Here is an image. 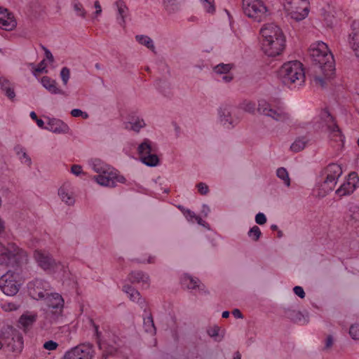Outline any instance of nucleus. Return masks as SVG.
Returning a JSON list of instances; mask_svg holds the SVG:
<instances>
[{"label": "nucleus", "instance_id": "a878e982", "mask_svg": "<svg viewBox=\"0 0 359 359\" xmlns=\"http://www.w3.org/2000/svg\"><path fill=\"white\" fill-rule=\"evenodd\" d=\"M351 30L348 37V43L355 55L359 57V24H352Z\"/></svg>", "mask_w": 359, "mask_h": 359}, {"label": "nucleus", "instance_id": "9d476101", "mask_svg": "<svg viewBox=\"0 0 359 359\" xmlns=\"http://www.w3.org/2000/svg\"><path fill=\"white\" fill-rule=\"evenodd\" d=\"M283 6L290 19L301 21L309 12V0H285Z\"/></svg>", "mask_w": 359, "mask_h": 359}, {"label": "nucleus", "instance_id": "0e129e2a", "mask_svg": "<svg viewBox=\"0 0 359 359\" xmlns=\"http://www.w3.org/2000/svg\"><path fill=\"white\" fill-rule=\"evenodd\" d=\"M94 7L95 8V15L98 16L102 13V8L99 1H95L94 3Z\"/></svg>", "mask_w": 359, "mask_h": 359}, {"label": "nucleus", "instance_id": "20e7f679", "mask_svg": "<svg viewBox=\"0 0 359 359\" xmlns=\"http://www.w3.org/2000/svg\"><path fill=\"white\" fill-rule=\"evenodd\" d=\"M257 110L260 114L277 122L286 123L290 120V114L279 99L259 100Z\"/></svg>", "mask_w": 359, "mask_h": 359}, {"label": "nucleus", "instance_id": "c756f323", "mask_svg": "<svg viewBox=\"0 0 359 359\" xmlns=\"http://www.w3.org/2000/svg\"><path fill=\"white\" fill-rule=\"evenodd\" d=\"M123 290L128 294L131 301L136 302L141 308H144V300L140 297V294L137 290L129 285H125L123 287Z\"/></svg>", "mask_w": 359, "mask_h": 359}, {"label": "nucleus", "instance_id": "774afa93", "mask_svg": "<svg viewBox=\"0 0 359 359\" xmlns=\"http://www.w3.org/2000/svg\"><path fill=\"white\" fill-rule=\"evenodd\" d=\"M196 222L201 226H203L207 229H209V224L203 220L199 216L196 218Z\"/></svg>", "mask_w": 359, "mask_h": 359}, {"label": "nucleus", "instance_id": "f03ea898", "mask_svg": "<svg viewBox=\"0 0 359 359\" xmlns=\"http://www.w3.org/2000/svg\"><path fill=\"white\" fill-rule=\"evenodd\" d=\"M305 128L309 133H320L327 134L329 137L336 142H343L344 136L336 124L333 117L328 111L321 110L320 114L313 118L311 123H304Z\"/></svg>", "mask_w": 359, "mask_h": 359}, {"label": "nucleus", "instance_id": "49530a36", "mask_svg": "<svg viewBox=\"0 0 359 359\" xmlns=\"http://www.w3.org/2000/svg\"><path fill=\"white\" fill-rule=\"evenodd\" d=\"M179 208L182 210L183 215L189 222H194V220L196 221V218L198 217L194 212L189 209H186L181 206H179Z\"/></svg>", "mask_w": 359, "mask_h": 359}, {"label": "nucleus", "instance_id": "79ce46f5", "mask_svg": "<svg viewBox=\"0 0 359 359\" xmlns=\"http://www.w3.org/2000/svg\"><path fill=\"white\" fill-rule=\"evenodd\" d=\"M248 236L254 241H257L262 236L260 229L257 226H253L248 232Z\"/></svg>", "mask_w": 359, "mask_h": 359}, {"label": "nucleus", "instance_id": "6ab92c4d", "mask_svg": "<svg viewBox=\"0 0 359 359\" xmlns=\"http://www.w3.org/2000/svg\"><path fill=\"white\" fill-rule=\"evenodd\" d=\"M233 67L231 63H220L213 67V74L219 81L227 83L233 80V76L231 71Z\"/></svg>", "mask_w": 359, "mask_h": 359}, {"label": "nucleus", "instance_id": "f257e3e1", "mask_svg": "<svg viewBox=\"0 0 359 359\" xmlns=\"http://www.w3.org/2000/svg\"><path fill=\"white\" fill-rule=\"evenodd\" d=\"M309 55L313 62L310 76L316 85L325 86V80L332 77L334 72V57L327 45L317 41L311 45Z\"/></svg>", "mask_w": 359, "mask_h": 359}, {"label": "nucleus", "instance_id": "2eb2a0df", "mask_svg": "<svg viewBox=\"0 0 359 359\" xmlns=\"http://www.w3.org/2000/svg\"><path fill=\"white\" fill-rule=\"evenodd\" d=\"M43 300L46 306L52 309L50 318L53 321L62 316L65 301L61 294L57 292L50 293Z\"/></svg>", "mask_w": 359, "mask_h": 359}, {"label": "nucleus", "instance_id": "473e14b6", "mask_svg": "<svg viewBox=\"0 0 359 359\" xmlns=\"http://www.w3.org/2000/svg\"><path fill=\"white\" fill-rule=\"evenodd\" d=\"M116 6L118 12V17L123 22L130 21L131 19L129 15V11L124 1L118 0L116 2Z\"/></svg>", "mask_w": 359, "mask_h": 359}, {"label": "nucleus", "instance_id": "c03bdc74", "mask_svg": "<svg viewBox=\"0 0 359 359\" xmlns=\"http://www.w3.org/2000/svg\"><path fill=\"white\" fill-rule=\"evenodd\" d=\"M219 331H220V328L218 326L215 325V326L210 327L208 330V333L210 337L214 338V339L215 341H221L222 339L223 338V336L219 335Z\"/></svg>", "mask_w": 359, "mask_h": 359}, {"label": "nucleus", "instance_id": "7ed1b4c3", "mask_svg": "<svg viewBox=\"0 0 359 359\" xmlns=\"http://www.w3.org/2000/svg\"><path fill=\"white\" fill-rule=\"evenodd\" d=\"M278 75L283 83L289 88L303 86L305 81L303 65L297 60L284 63L278 71Z\"/></svg>", "mask_w": 359, "mask_h": 359}, {"label": "nucleus", "instance_id": "a211bd4d", "mask_svg": "<svg viewBox=\"0 0 359 359\" xmlns=\"http://www.w3.org/2000/svg\"><path fill=\"white\" fill-rule=\"evenodd\" d=\"M359 186V177L355 172L348 175L347 180L337 190L336 194L340 197L352 194Z\"/></svg>", "mask_w": 359, "mask_h": 359}, {"label": "nucleus", "instance_id": "09e8293b", "mask_svg": "<svg viewBox=\"0 0 359 359\" xmlns=\"http://www.w3.org/2000/svg\"><path fill=\"white\" fill-rule=\"evenodd\" d=\"M349 334L353 340H359V323L353 324L350 327Z\"/></svg>", "mask_w": 359, "mask_h": 359}, {"label": "nucleus", "instance_id": "a18cd8bd", "mask_svg": "<svg viewBox=\"0 0 359 359\" xmlns=\"http://www.w3.org/2000/svg\"><path fill=\"white\" fill-rule=\"evenodd\" d=\"M17 24H0V35L7 37L6 32L15 29Z\"/></svg>", "mask_w": 359, "mask_h": 359}, {"label": "nucleus", "instance_id": "f8f14e48", "mask_svg": "<svg viewBox=\"0 0 359 359\" xmlns=\"http://www.w3.org/2000/svg\"><path fill=\"white\" fill-rule=\"evenodd\" d=\"M18 275L12 271H8L0 277V289L7 296L16 294L21 286V283L17 280Z\"/></svg>", "mask_w": 359, "mask_h": 359}, {"label": "nucleus", "instance_id": "4c0bfd02", "mask_svg": "<svg viewBox=\"0 0 359 359\" xmlns=\"http://www.w3.org/2000/svg\"><path fill=\"white\" fill-rule=\"evenodd\" d=\"M29 67L35 77H38L40 74L47 73V65L45 60H43L37 66L34 63L29 64Z\"/></svg>", "mask_w": 359, "mask_h": 359}, {"label": "nucleus", "instance_id": "13d9d810", "mask_svg": "<svg viewBox=\"0 0 359 359\" xmlns=\"http://www.w3.org/2000/svg\"><path fill=\"white\" fill-rule=\"evenodd\" d=\"M197 189H198V192L201 195H205L209 191V188H208V185L203 182L198 183L197 184Z\"/></svg>", "mask_w": 359, "mask_h": 359}, {"label": "nucleus", "instance_id": "aec40b11", "mask_svg": "<svg viewBox=\"0 0 359 359\" xmlns=\"http://www.w3.org/2000/svg\"><path fill=\"white\" fill-rule=\"evenodd\" d=\"M233 108L229 105H222L218 109V117L220 123L226 128H232L237 123L232 114Z\"/></svg>", "mask_w": 359, "mask_h": 359}, {"label": "nucleus", "instance_id": "6e6d98bb", "mask_svg": "<svg viewBox=\"0 0 359 359\" xmlns=\"http://www.w3.org/2000/svg\"><path fill=\"white\" fill-rule=\"evenodd\" d=\"M58 344L54 341H52V340H49L48 341H46L44 344H43V348L46 350H48V351H53V350H55L57 347Z\"/></svg>", "mask_w": 359, "mask_h": 359}, {"label": "nucleus", "instance_id": "58836bf2", "mask_svg": "<svg viewBox=\"0 0 359 359\" xmlns=\"http://www.w3.org/2000/svg\"><path fill=\"white\" fill-rule=\"evenodd\" d=\"M163 6L169 13H173L180 9L178 0H163Z\"/></svg>", "mask_w": 359, "mask_h": 359}, {"label": "nucleus", "instance_id": "680f3d73", "mask_svg": "<svg viewBox=\"0 0 359 359\" xmlns=\"http://www.w3.org/2000/svg\"><path fill=\"white\" fill-rule=\"evenodd\" d=\"M334 337L332 335H328L325 341V349H330L334 344Z\"/></svg>", "mask_w": 359, "mask_h": 359}, {"label": "nucleus", "instance_id": "2f4dec72", "mask_svg": "<svg viewBox=\"0 0 359 359\" xmlns=\"http://www.w3.org/2000/svg\"><path fill=\"white\" fill-rule=\"evenodd\" d=\"M181 284L189 290H194L201 287L200 281L197 278H194L187 273L181 277Z\"/></svg>", "mask_w": 359, "mask_h": 359}, {"label": "nucleus", "instance_id": "8fccbe9b", "mask_svg": "<svg viewBox=\"0 0 359 359\" xmlns=\"http://www.w3.org/2000/svg\"><path fill=\"white\" fill-rule=\"evenodd\" d=\"M1 308L5 311H15L18 306L13 302H3L1 303Z\"/></svg>", "mask_w": 359, "mask_h": 359}, {"label": "nucleus", "instance_id": "6e6552de", "mask_svg": "<svg viewBox=\"0 0 359 359\" xmlns=\"http://www.w3.org/2000/svg\"><path fill=\"white\" fill-rule=\"evenodd\" d=\"M137 150L143 164L149 167H156L159 164L158 147L155 142L146 138L138 145Z\"/></svg>", "mask_w": 359, "mask_h": 359}, {"label": "nucleus", "instance_id": "0eeeda50", "mask_svg": "<svg viewBox=\"0 0 359 359\" xmlns=\"http://www.w3.org/2000/svg\"><path fill=\"white\" fill-rule=\"evenodd\" d=\"M34 257L38 266L48 273H65V266L60 262L56 261L52 255L45 250H35Z\"/></svg>", "mask_w": 359, "mask_h": 359}, {"label": "nucleus", "instance_id": "c85d7f7f", "mask_svg": "<svg viewBox=\"0 0 359 359\" xmlns=\"http://www.w3.org/2000/svg\"><path fill=\"white\" fill-rule=\"evenodd\" d=\"M37 314L32 311H26L19 318V327L24 330L31 327L36 320Z\"/></svg>", "mask_w": 359, "mask_h": 359}, {"label": "nucleus", "instance_id": "e2e57ef3", "mask_svg": "<svg viewBox=\"0 0 359 359\" xmlns=\"http://www.w3.org/2000/svg\"><path fill=\"white\" fill-rule=\"evenodd\" d=\"M293 291L296 295L303 299L305 297V292L302 287L301 286H295L293 288Z\"/></svg>", "mask_w": 359, "mask_h": 359}, {"label": "nucleus", "instance_id": "b1692460", "mask_svg": "<svg viewBox=\"0 0 359 359\" xmlns=\"http://www.w3.org/2000/svg\"><path fill=\"white\" fill-rule=\"evenodd\" d=\"M45 130L55 134H67L69 132V127L61 119L48 118Z\"/></svg>", "mask_w": 359, "mask_h": 359}, {"label": "nucleus", "instance_id": "4468645a", "mask_svg": "<svg viewBox=\"0 0 359 359\" xmlns=\"http://www.w3.org/2000/svg\"><path fill=\"white\" fill-rule=\"evenodd\" d=\"M281 39L283 43L286 42L285 36L277 24H264L259 30V41H266V46L272 41Z\"/></svg>", "mask_w": 359, "mask_h": 359}, {"label": "nucleus", "instance_id": "bf43d9fd", "mask_svg": "<svg viewBox=\"0 0 359 359\" xmlns=\"http://www.w3.org/2000/svg\"><path fill=\"white\" fill-rule=\"evenodd\" d=\"M12 84L10 82V81L7 79L6 77H0V89L4 91L7 88H8Z\"/></svg>", "mask_w": 359, "mask_h": 359}, {"label": "nucleus", "instance_id": "72a5a7b5", "mask_svg": "<svg viewBox=\"0 0 359 359\" xmlns=\"http://www.w3.org/2000/svg\"><path fill=\"white\" fill-rule=\"evenodd\" d=\"M14 151L20 161L29 167L32 165V159L27 154L26 149L21 145H17L14 147Z\"/></svg>", "mask_w": 359, "mask_h": 359}, {"label": "nucleus", "instance_id": "69168bd1", "mask_svg": "<svg viewBox=\"0 0 359 359\" xmlns=\"http://www.w3.org/2000/svg\"><path fill=\"white\" fill-rule=\"evenodd\" d=\"M210 209L209 206L206 204H203L202 205V208H201V214L204 217H207L208 215V214L210 213Z\"/></svg>", "mask_w": 359, "mask_h": 359}, {"label": "nucleus", "instance_id": "7c9ffc66", "mask_svg": "<svg viewBox=\"0 0 359 359\" xmlns=\"http://www.w3.org/2000/svg\"><path fill=\"white\" fill-rule=\"evenodd\" d=\"M310 142L308 135L299 136L290 145V149L293 152H299L303 150Z\"/></svg>", "mask_w": 359, "mask_h": 359}, {"label": "nucleus", "instance_id": "338daca9", "mask_svg": "<svg viewBox=\"0 0 359 359\" xmlns=\"http://www.w3.org/2000/svg\"><path fill=\"white\" fill-rule=\"evenodd\" d=\"M43 49L45 51V55H46V59L48 60H49V62H53L54 59H53V56L51 52L46 48H43Z\"/></svg>", "mask_w": 359, "mask_h": 359}, {"label": "nucleus", "instance_id": "412c9836", "mask_svg": "<svg viewBox=\"0 0 359 359\" xmlns=\"http://www.w3.org/2000/svg\"><path fill=\"white\" fill-rule=\"evenodd\" d=\"M261 48L265 55L269 57H276L283 53L285 48V43L281 41V39L270 41L271 43L266 46V41H259Z\"/></svg>", "mask_w": 359, "mask_h": 359}, {"label": "nucleus", "instance_id": "5701e85b", "mask_svg": "<svg viewBox=\"0 0 359 359\" xmlns=\"http://www.w3.org/2000/svg\"><path fill=\"white\" fill-rule=\"evenodd\" d=\"M58 196L61 201L67 205L75 203L74 187L70 182H65L58 189Z\"/></svg>", "mask_w": 359, "mask_h": 359}, {"label": "nucleus", "instance_id": "39448f33", "mask_svg": "<svg viewBox=\"0 0 359 359\" xmlns=\"http://www.w3.org/2000/svg\"><path fill=\"white\" fill-rule=\"evenodd\" d=\"M341 175L342 168L339 164L330 163L324 168L320 173L317 182L319 189L318 196L323 197L332 191Z\"/></svg>", "mask_w": 359, "mask_h": 359}, {"label": "nucleus", "instance_id": "de8ad7c7", "mask_svg": "<svg viewBox=\"0 0 359 359\" xmlns=\"http://www.w3.org/2000/svg\"><path fill=\"white\" fill-rule=\"evenodd\" d=\"M70 172L76 177L84 176L86 174L83 171L82 166L79 164L72 165L70 168Z\"/></svg>", "mask_w": 359, "mask_h": 359}, {"label": "nucleus", "instance_id": "dca6fc26", "mask_svg": "<svg viewBox=\"0 0 359 359\" xmlns=\"http://www.w3.org/2000/svg\"><path fill=\"white\" fill-rule=\"evenodd\" d=\"M50 285L48 282L39 278H36L28 284V291L29 295L35 299L43 300L50 290Z\"/></svg>", "mask_w": 359, "mask_h": 359}, {"label": "nucleus", "instance_id": "c9c22d12", "mask_svg": "<svg viewBox=\"0 0 359 359\" xmlns=\"http://www.w3.org/2000/svg\"><path fill=\"white\" fill-rule=\"evenodd\" d=\"M143 327L144 331L150 335L153 336L156 334V330L151 314L144 317Z\"/></svg>", "mask_w": 359, "mask_h": 359}, {"label": "nucleus", "instance_id": "ddd939ff", "mask_svg": "<svg viewBox=\"0 0 359 359\" xmlns=\"http://www.w3.org/2000/svg\"><path fill=\"white\" fill-rule=\"evenodd\" d=\"M244 13L251 18L261 19L267 15L268 9L262 0H243Z\"/></svg>", "mask_w": 359, "mask_h": 359}, {"label": "nucleus", "instance_id": "603ef678", "mask_svg": "<svg viewBox=\"0 0 359 359\" xmlns=\"http://www.w3.org/2000/svg\"><path fill=\"white\" fill-rule=\"evenodd\" d=\"M60 77L65 85H66L70 77V72L67 67H63L60 71Z\"/></svg>", "mask_w": 359, "mask_h": 359}, {"label": "nucleus", "instance_id": "4be33fe9", "mask_svg": "<svg viewBox=\"0 0 359 359\" xmlns=\"http://www.w3.org/2000/svg\"><path fill=\"white\" fill-rule=\"evenodd\" d=\"M90 327L93 330L94 335L96 337L100 349L103 350L107 354H112L117 349V346H114L107 341L105 339L102 337V333L99 331V326L94 322L92 318L89 319Z\"/></svg>", "mask_w": 359, "mask_h": 359}, {"label": "nucleus", "instance_id": "9b49d317", "mask_svg": "<svg viewBox=\"0 0 359 359\" xmlns=\"http://www.w3.org/2000/svg\"><path fill=\"white\" fill-rule=\"evenodd\" d=\"M110 174L104 172H100L93 177V180L97 182L99 185L106 187H114L118 183L124 184L126 181V178L121 175L118 171L113 168L110 167L109 169Z\"/></svg>", "mask_w": 359, "mask_h": 359}, {"label": "nucleus", "instance_id": "3c124183", "mask_svg": "<svg viewBox=\"0 0 359 359\" xmlns=\"http://www.w3.org/2000/svg\"><path fill=\"white\" fill-rule=\"evenodd\" d=\"M241 107L245 111L252 113L255 110V104L250 101H245L243 102Z\"/></svg>", "mask_w": 359, "mask_h": 359}, {"label": "nucleus", "instance_id": "cd10ccee", "mask_svg": "<svg viewBox=\"0 0 359 359\" xmlns=\"http://www.w3.org/2000/svg\"><path fill=\"white\" fill-rule=\"evenodd\" d=\"M88 165L90 169H92L95 172L97 173V175L100 172H107V173L110 174L109 169H110L111 165L104 163L100 158H91L88 161Z\"/></svg>", "mask_w": 359, "mask_h": 359}, {"label": "nucleus", "instance_id": "052dcab7", "mask_svg": "<svg viewBox=\"0 0 359 359\" xmlns=\"http://www.w3.org/2000/svg\"><path fill=\"white\" fill-rule=\"evenodd\" d=\"M5 95L7 96L8 98L13 100L15 97V93L14 90V88L13 85L10 86L8 88H7L5 90Z\"/></svg>", "mask_w": 359, "mask_h": 359}, {"label": "nucleus", "instance_id": "ea45409f", "mask_svg": "<svg viewBox=\"0 0 359 359\" xmlns=\"http://www.w3.org/2000/svg\"><path fill=\"white\" fill-rule=\"evenodd\" d=\"M135 38L137 41H138L140 44L146 46L152 52H155V46L152 39L150 37L144 35H137Z\"/></svg>", "mask_w": 359, "mask_h": 359}, {"label": "nucleus", "instance_id": "393cba45", "mask_svg": "<svg viewBox=\"0 0 359 359\" xmlns=\"http://www.w3.org/2000/svg\"><path fill=\"white\" fill-rule=\"evenodd\" d=\"M129 280L133 283L141 285L142 287H148L149 285V276L140 271H135L131 272L128 276Z\"/></svg>", "mask_w": 359, "mask_h": 359}, {"label": "nucleus", "instance_id": "5fc2aeb1", "mask_svg": "<svg viewBox=\"0 0 359 359\" xmlns=\"http://www.w3.org/2000/svg\"><path fill=\"white\" fill-rule=\"evenodd\" d=\"M71 115L73 116V117H83L84 119H86L88 118V114L85 112V111H81V109H74L71 111L70 112Z\"/></svg>", "mask_w": 359, "mask_h": 359}, {"label": "nucleus", "instance_id": "e433bc0d", "mask_svg": "<svg viewBox=\"0 0 359 359\" xmlns=\"http://www.w3.org/2000/svg\"><path fill=\"white\" fill-rule=\"evenodd\" d=\"M0 22H16L14 14L1 6H0Z\"/></svg>", "mask_w": 359, "mask_h": 359}, {"label": "nucleus", "instance_id": "bb28decb", "mask_svg": "<svg viewBox=\"0 0 359 359\" xmlns=\"http://www.w3.org/2000/svg\"><path fill=\"white\" fill-rule=\"evenodd\" d=\"M40 83L51 94L65 95V92L57 86L55 81L48 76H43Z\"/></svg>", "mask_w": 359, "mask_h": 359}, {"label": "nucleus", "instance_id": "864d4df0", "mask_svg": "<svg viewBox=\"0 0 359 359\" xmlns=\"http://www.w3.org/2000/svg\"><path fill=\"white\" fill-rule=\"evenodd\" d=\"M73 6L74 11L78 15L83 16L85 14V11L83 8V6L81 3L77 1H74L73 3Z\"/></svg>", "mask_w": 359, "mask_h": 359}, {"label": "nucleus", "instance_id": "a19ab883", "mask_svg": "<svg viewBox=\"0 0 359 359\" xmlns=\"http://www.w3.org/2000/svg\"><path fill=\"white\" fill-rule=\"evenodd\" d=\"M276 176L280 180L283 181V183L286 187H290V178L289 177V174H288L287 170L285 168L281 167V168H278L277 170H276Z\"/></svg>", "mask_w": 359, "mask_h": 359}, {"label": "nucleus", "instance_id": "f3484780", "mask_svg": "<svg viewBox=\"0 0 359 359\" xmlns=\"http://www.w3.org/2000/svg\"><path fill=\"white\" fill-rule=\"evenodd\" d=\"M94 349L92 344L85 343L79 344L67 351L63 359H92Z\"/></svg>", "mask_w": 359, "mask_h": 359}, {"label": "nucleus", "instance_id": "f704fd0d", "mask_svg": "<svg viewBox=\"0 0 359 359\" xmlns=\"http://www.w3.org/2000/svg\"><path fill=\"white\" fill-rule=\"evenodd\" d=\"M146 126L144 120L142 118L137 117L131 121L125 123V128L130 129L135 132H139L142 128Z\"/></svg>", "mask_w": 359, "mask_h": 359}, {"label": "nucleus", "instance_id": "1a4fd4ad", "mask_svg": "<svg viewBox=\"0 0 359 359\" xmlns=\"http://www.w3.org/2000/svg\"><path fill=\"white\" fill-rule=\"evenodd\" d=\"M24 347L23 337L16 330L12 327L4 329V341L3 348L13 356L18 355Z\"/></svg>", "mask_w": 359, "mask_h": 359}, {"label": "nucleus", "instance_id": "423d86ee", "mask_svg": "<svg viewBox=\"0 0 359 359\" xmlns=\"http://www.w3.org/2000/svg\"><path fill=\"white\" fill-rule=\"evenodd\" d=\"M27 262V252L13 243H0V265H20Z\"/></svg>", "mask_w": 359, "mask_h": 359}, {"label": "nucleus", "instance_id": "37998d69", "mask_svg": "<svg viewBox=\"0 0 359 359\" xmlns=\"http://www.w3.org/2000/svg\"><path fill=\"white\" fill-rule=\"evenodd\" d=\"M203 8L209 13H213L215 11V0H200Z\"/></svg>", "mask_w": 359, "mask_h": 359}, {"label": "nucleus", "instance_id": "4d7b16f0", "mask_svg": "<svg viewBox=\"0 0 359 359\" xmlns=\"http://www.w3.org/2000/svg\"><path fill=\"white\" fill-rule=\"evenodd\" d=\"M255 222L257 224L263 225L266 222V217L262 212H259L255 216Z\"/></svg>", "mask_w": 359, "mask_h": 359}]
</instances>
